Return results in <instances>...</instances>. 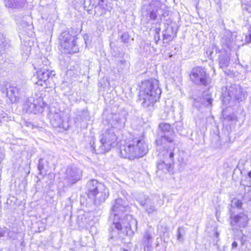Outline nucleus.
<instances>
[{
    "label": "nucleus",
    "mask_w": 251,
    "mask_h": 251,
    "mask_svg": "<svg viewBox=\"0 0 251 251\" xmlns=\"http://www.w3.org/2000/svg\"><path fill=\"white\" fill-rule=\"evenodd\" d=\"M127 202L119 198L115 200L112 208L111 215H113V224L110 232H111V238H113L118 234L132 236L134 231L137 229V222L130 215L125 213L128 209Z\"/></svg>",
    "instance_id": "obj_1"
},
{
    "label": "nucleus",
    "mask_w": 251,
    "mask_h": 251,
    "mask_svg": "<svg viewBox=\"0 0 251 251\" xmlns=\"http://www.w3.org/2000/svg\"><path fill=\"white\" fill-rule=\"evenodd\" d=\"M161 91L159 81L151 78L143 81L140 86L139 101L144 108L152 107L160 98Z\"/></svg>",
    "instance_id": "obj_2"
},
{
    "label": "nucleus",
    "mask_w": 251,
    "mask_h": 251,
    "mask_svg": "<svg viewBox=\"0 0 251 251\" xmlns=\"http://www.w3.org/2000/svg\"><path fill=\"white\" fill-rule=\"evenodd\" d=\"M148 149L144 137H135L129 143L120 146V156L132 160L142 157L148 152Z\"/></svg>",
    "instance_id": "obj_3"
},
{
    "label": "nucleus",
    "mask_w": 251,
    "mask_h": 251,
    "mask_svg": "<svg viewBox=\"0 0 251 251\" xmlns=\"http://www.w3.org/2000/svg\"><path fill=\"white\" fill-rule=\"evenodd\" d=\"M39 64H35V69H37L36 73L32 77L33 82L38 85L43 86H47V81L51 77L54 76L52 71H50L48 68V65L49 64V60L45 57L39 59L37 61Z\"/></svg>",
    "instance_id": "obj_4"
},
{
    "label": "nucleus",
    "mask_w": 251,
    "mask_h": 251,
    "mask_svg": "<svg viewBox=\"0 0 251 251\" xmlns=\"http://www.w3.org/2000/svg\"><path fill=\"white\" fill-rule=\"evenodd\" d=\"M117 140L114 128L102 130L100 136V145L97 147L94 143L92 145L94 151L97 154L104 153L109 150Z\"/></svg>",
    "instance_id": "obj_5"
},
{
    "label": "nucleus",
    "mask_w": 251,
    "mask_h": 251,
    "mask_svg": "<svg viewBox=\"0 0 251 251\" xmlns=\"http://www.w3.org/2000/svg\"><path fill=\"white\" fill-rule=\"evenodd\" d=\"M77 38L73 36L68 32L61 33L60 37L61 50L65 53H74L79 51V48L76 45Z\"/></svg>",
    "instance_id": "obj_6"
},
{
    "label": "nucleus",
    "mask_w": 251,
    "mask_h": 251,
    "mask_svg": "<svg viewBox=\"0 0 251 251\" xmlns=\"http://www.w3.org/2000/svg\"><path fill=\"white\" fill-rule=\"evenodd\" d=\"M159 137L156 140L157 146H165L166 143L174 142L175 132L170 124L161 123L159 125Z\"/></svg>",
    "instance_id": "obj_7"
},
{
    "label": "nucleus",
    "mask_w": 251,
    "mask_h": 251,
    "mask_svg": "<svg viewBox=\"0 0 251 251\" xmlns=\"http://www.w3.org/2000/svg\"><path fill=\"white\" fill-rule=\"evenodd\" d=\"M49 118L51 126L54 128H58L59 131L67 130L68 125L65 123L64 113L59 109L51 108L49 114Z\"/></svg>",
    "instance_id": "obj_8"
},
{
    "label": "nucleus",
    "mask_w": 251,
    "mask_h": 251,
    "mask_svg": "<svg viewBox=\"0 0 251 251\" xmlns=\"http://www.w3.org/2000/svg\"><path fill=\"white\" fill-rule=\"evenodd\" d=\"M82 171L75 167H68L63 176V183L66 186H71L80 180Z\"/></svg>",
    "instance_id": "obj_9"
},
{
    "label": "nucleus",
    "mask_w": 251,
    "mask_h": 251,
    "mask_svg": "<svg viewBox=\"0 0 251 251\" xmlns=\"http://www.w3.org/2000/svg\"><path fill=\"white\" fill-rule=\"evenodd\" d=\"M230 226L234 233L239 231L241 233V237L244 236L241 229L238 228H244L248 225L249 219L247 215L244 213H241L237 215L230 216Z\"/></svg>",
    "instance_id": "obj_10"
},
{
    "label": "nucleus",
    "mask_w": 251,
    "mask_h": 251,
    "mask_svg": "<svg viewBox=\"0 0 251 251\" xmlns=\"http://www.w3.org/2000/svg\"><path fill=\"white\" fill-rule=\"evenodd\" d=\"M236 34L229 30L224 31L220 41V44L223 50L228 52L236 49L237 45L236 43Z\"/></svg>",
    "instance_id": "obj_11"
},
{
    "label": "nucleus",
    "mask_w": 251,
    "mask_h": 251,
    "mask_svg": "<svg viewBox=\"0 0 251 251\" xmlns=\"http://www.w3.org/2000/svg\"><path fill=\"white\" fill-rule=\"evenodd\" d=\"M191 80L197 85H206L208 76L205 68L197 67L192 69L190 75Z\"/></svg>",
    "instance_id": "obj_12"
},
{
    "label": "nucleus",
    "mask_w": 251,
    "mask_h": 251,
    "mask_svg": "<svg viewBox=\"0 0 251 251\" xmlns=\"http://www.w3.org/2000/svg\"><path fill=\"white\" fill-rule=\"evenodd\" d=\"M174 153L171 150L166 151V153L164 156L165 161H160L158 162L157 168L158 170H161L165 173L170 171L172 169L171 162L174 161Z\"/></svg>",
    "instance_id": "obj_13"
},
{
    "label": "nucleus",
    "mask_w": 251,
    "mask_h": 251,
    "mask_svg": "<svg viewBox=\"0 0 251 251\" xmlns=\"http://www.w3.org/2000/svg\"><path fill=\"white\" fill-rule=\"evenodd\" d=\"M227 94L231 99L239 101L244 100L246 97L245 92L240 86L237 84L231 85L227 89Z\"/></svg>",
    "instance_id": "obj_14"
},
{
    "label": "nucleus",
    "mask_w": 251,
    "mask_h": 251,
    "mask_svg": "<svg viewBox=\"0 0 251 251\" xmlns=\"http://www.w3.org/2000/svg\"><path fill=\"white\" fill-rule=\"evenodd\" d=\"M38 100H34L33 98L28 99L24 105V109L26 112L37 114L43 111V107L41 104H38Z\"/></svg>",
    "instance_id": "obj_15"
},
{
    "label": "nucleus",
    "mask_w": 251,
    "mask_h": 251,
    "mask_svg": "<svg viewBox=\"0 0 251 251\" xmlns=\"http://www.w3.org/2000/svg\"><path fill=\"white\" fill-rule=\"evenodd\" d=\"M104 184L98 182L95 179H92L88 181L86 185V193L89 199L94 197L95 194L99 191L101 190L102 186Z\"/></svg>",
    "instance_id": "obj_16"
},
{
    "label": "nucleus",
    "mask_w": 251,
    "mask_h": 251,
    "mask_svg": "<svg viewBox=\"0 0 251 251\" xmlns=\"http://www.w3.org/2000/svg\"><path fill=\"white\" fill-rule=\"evenodd\" d=\"M153 229L150 227L146 229L143 235L141 240L145 251H149L152 248L153 241Z\"/></svg>",
    "instance_id": "obj_17"
},
{
    "label": "nucleus",
    "mask_w": 251,
    "mask_h": 251,
    "mask_svg": "<svg viewBox=\"0 0 251 251\" xmlns=\"http://www.w3.org/2000/svg\"><path fill=\"white\" fill-rule=\"evenodd\" d=\"M138 201L141 205L144 207L145 211L149 215L155 213L157 212L158 207L155 204V201L153 199L147 198L142 200L139 198Z\"/></svg>",
    "instance_id": "obj_18"
},
{
    "label": "nucleus",
    "mask_w": 251,
    "mask_h": 251,
    "mask_svg": "<svg viewBox=\"0 0 251 251\" xmlns=\"http://www.w3.org/2000/svg\"><path fill=\"white\" fill-rule=\"evenodd\" d=\"M90 4L94 7L95 11L98 15L105 14L107 11H110L109 6L104 0H90Z\"/></svg>",
    "instance_id": "obj_19"
},
{
    "label": "nucleus",
    "mask_w": 251,
    "mask_h": 251,
    "mask_svg": "<svg viewBox=\"0 0 251 251\" xmlns=\"http://www.w3.org/2000/svg\"><path fill=\"white\" fill-rule=\"evenodd\" d=\"M101 187V190H99L95 194L94 197L91 199L96 205H99L104 202L109 196L108 190L105 185H103Z\"/></svg>",
    "instance_id": "obj_20"
},
{
    "label": "nucleus",
    "mask_w": 251,
    "mask_h": 251,
    "mask_svg": "<svg viewBox=\"0 0 251 251\" xmlns=\"http://www.w3.org/2000/svg\"><path fill=\"white\" fill-rule=\"evenodd\" d=\"M7 97L12 103L17 102L19 99L20 89L17 86L10 85L4 90Z\"/></svg>",
    "instance_id": "obj_21"
},
{
    "label": "nucleus",
    "mask_w": 251,
    "mask_h": 251,
    "mask_svg": "<svg viewBox=\"0 0 251 251\" xmlns=\"http://www.w3.org/2000/svg\"><path fill=\"white\" fill-rule=\"evenodd\" d=\"M6 6L14 8H24L26 0H4Z\"/></svg>",
    "instance_id": "obj_22"
},
{
    "label": "nucleus",
    "mask_w": 251,
    "mask_h": 251,
    "mask_svg": "<svg viewBox=\"0 0 251 251\" xmlns=\"http://www.w3.org/2000/svg\"><path fill=\"white\" fill-rule=\"evenodd\" d=\"M230 58L228 52L224 51V53L221 54L219 56V66L222 69L226 68L229 63Z\"/></svg>",
    "instance_id": "obj_23"
},
{
    "label": "nucleus",
    "mask_w": 251,
    "mask_h": 251,
    "mask_svg": "<svg viewBox=\"0 0 251 251\" xmlns=\"http://www.w3.org/2000/svg\"><path fill=\"white\" fill-rule=\"evenodd\" d=\"M155 2V1L152 0L149 3V5H144L143 7V9H146L150 19L153 20H155L157 17V10L153 9L151 7V6L154 4Z\"/></svg>",
    "instance_id": "obj_24"
},
{
    "label": "nucleus",
    "mask_w": 251,
    "mask_h": 251,
    "mask_svg": "<svg viewBox=\"0 0 251 251\" xmlns=\"http://www.w3.org/2000/svg\"><path fill=\"white\" fill-rule=\"evenodd\" d=\"M113 118L114 121H116V122L114 123V125L117 126V128H121L124 126L126 121L125 115L123 114H117Z\"/></svg>",
    "instance_id": "obj_25"
},
{
    "label": "nucleus",
    "mask_w": 251,
    "mask_h": 251,
    "mask_svg": "<svg viewBox=\"0 0 251 251\" xmlns=\"http://www.w3.org/2000/svg\"><path fill=\"white\" fill-rule=\"evenodd\" d=\"M173 27L172 26H168L166 33L163 34V41L165 42H168L172 41L173 37Z\"/></svg>",
    "instance_id": "obj_26"
},
{
    "label": "nucleus",
    "mask_w": 251,
    "mask_h": 251,
    "mask_svg": "<svg viewBox=\"0 0 251 251\" xmlns=\"http://www.w3.org/2000/svg\"><path fill=\"white\" fill-rule=\"evenodd\" d=\"M9 47L8 43L2 36L0 37V56L2 55Z\"/></svg>",
    "instance_id": "obj_27"
},
{
    "label": "nucleus",
    "mask_w": 251,
    "mask_h": 251,
    "mask_svg": "<svg viewBox=\"0 0 251 251\" xmlns=\"http://www.w3.org/2000/svg\"><path fill=\"white\" fill-rule=\"evenodd\" d=\"M12 117L9 116L0 107V123L3 124L6 122L11 121Z\"/></svg>",
    "instance_id": "obj_28"
},
{
    "label": "nucleus",
    "mask_w": 251,
    "mask_h": 251,
    "mask_svg": "<svg viewBox=\"0 0 251 251\" xmlns=\"http://www.w3.org/2000/svg\"><path fill=\"white\" fill-rule=\"evenodd\" d=\"M119 35L122 42L124 44H127L129 42L130 40V36L127 32H121V33H119Z\"/></svg>",
    "instance_id": "obj_29"
},
{
    "label": "nucleus",
    "mask_w": 251,
    "mask_h": 251,
    "mask_svg": "<svg viewBox=\"0 0 251 251\" xmlns=\"http://www.w3.org/2000/svg\"><path fill=\"white\" fill-rule=\"evenodd\" d=\"M44 161L43 158H40L38 161V169L40 172V174H42V172L44 169Z\"/></svg>",
    "instance_id": "obj_30"
},
{
    "label": "nucleus",
    "mask_w": 251,
    "mask_h": 251,
    "mask_svg": "<svg viewBox=\"0 0 251 251\" xmlns=\"http://www.w3.org/2000/svg\"><path fill=\"white\" fill-rule=\"evenodd\" d=\"M242 8L244 10L246 11L248 13H251V5L244 2L242 4Z\"/></svg>",
    "instance_id": "obj_31"
},
{
    "label": "nucleus",
    "mask_w": 251,
    "mask_h": 251,
    "mask_svg": "<svg viewBox=\"0 0 251 251\" xmlns=\"http://www.w3.org/2000/svg\"><path fill=\"white\" fill-rule=\"evenodd\" d=\"M184 231V229L183 227H179L177 229V239L179 240L182 241L183 238L182 237L181 235V232Z\"/></svg>",
    "instance_id": "obj_32"
},
{
    "label": "nucleus",
    "mask_w": 251,
    "mask_h": 251,
    "mask_svg": "<svg viewBox=\"0 0 251 251\" xmlns=\"http://www.w3.org/2000/svg\"><path fill=\"white\" fill-rule=\"evenodd\" d=\"M233 202L237 208L241 207L242 205V202L241 201L238 199H234L233 201Z\"/></svg>",
    "instance_id": "obj_33"
},
{
    "label": "nucleus",
    "mask_w": 251,
    "mask_h": 251,
    "mask_svg": "<svg viewBox=\"0 0 251 251\" xmlns=\"http://www.w3.org/2000/svg\"><path fill=\"white\" fill-rule=\"evenodd\" d=\"M7 229L5 227H2L0 226V239L1 237H3L4 236V235L5 234L6 232Z\"/></svg>",
    "instance_id": "obj_34"
},
{
    "label": "nucleus",
    "mask_w": 251,
    "mask_h": 251,
    "mask_svg": "<svg viewBox=\"0 0 251 251\" xmlns=\"http://www.w3.org/2000/svg\"><path fill=\"white\" fill-rule=\"evenodd\" d=\"M246 41L247 43H251V27L249 30V34L246 36Z\"/></svg>",
    "instance_id": "obj_35"
},
{
    "label": "nucleus",
    "mask_w": 251,
    "mask_h": 251,
    "mask_svg": "<svg viewBox=\"0 0 251 251\" xmlns=\"http://www.w3.org/2000/svg\"><path fill=\"white\" fill-rule=\"evenodd\" d=\"M154 39L155 40V43L156 44H158V42L160 40V36L159 34H154Z\"/></svg>",
    "instance_id": "obj_36"
},
{
    "label": "nucleus",
    "mask_w": 251,
    "mask_h": 251,
    "mask_svg": "<svg viewBox=\"0 0 251 251\" xmlns=\"http://www.w3.org/2000/svg\"><path fill=\"white\" fill-rule=\"evenodd\" d=\"M215 50V51L216 53L218 51L219 52H220V50L218 49V47L215 46L213 47L212 51H211V53L213 52L214 50Z\"/></svg>",
    "instance_id": "obj_37"
},
{
    "label": "nucleus",
    "mask_w": 251,
    "mask_h": 251,
    "mask_svg": "<svg viewBox=\"0 0 251 251\" xmlns=\"http://www.w3.org/2000/svg\"><path fill=\"white\" fill-rule=\"evenodd\" d=\"M238 246V244L235 241H234L232 243V249H234V248H236Z\"/></svg>",
    "instance_id": "obj_38"
},
{
    "label": "nucleus",
    "mask_w": 251,
    "mask_h": 251,
    "mask_svg": "<svg viewBox=\"0 0 251 251\" xmlns=\"http://www.w3.org/2000/svg\"><path fill=\"white\" fill-rule=\"evenodd\" d=\"M161 30V29L160 27H156L155 28V34H159V32Z\"/></svg>",
    "instance_id": "obj_39"
},
{
    "label": "nucleus",
    "mask_w": 251,
    "mask_h": 251,
    "mask_svg": "<svg viewBox=\"0 0 251 251\" xmlns=\"http://www.w3.org/2000/svg\"><path fill=\"white\" fill-rule=\"evenodd\" d=\"M4 157V155L3 153L0 152V163H1V162L3 160Z\"/></svg>",
    "instance_id": "obj_40"
},
{
    "label": "nucleus",
    "mask_w": 251,
    "mask_h": 251,
    "mask_svg": "<svg viewBox=\"0 0 251 251\" xmlns=\"http://www.w3.org/2000/svg\"><path fill=\"white\" fill-rule=\"evenodd\" d=\"M214 2L217 5H220L221 0H214Z\"/></svg>",
    "instance_id": "obj_41"
},
{
    "label": "nucleus",
    "mask_w": 251,
    "mask_h": 251,
    "mask_svg": "<svg viewBox=\"0 0 251 251\" xmlns=\"http://www.w3.org/2000/svg\"><path fill=\"white\" fill-rule=\"evenodd\" d=\"M207 101L208 103L209 104H210H210H211V103H212V99H210V98L207 99Z\"/></svg>",
    "instance_id": "obj_42"
},
{
    "label": "nucleus",
    "mask_w": 251,
    "mask_h": 251,
    "mask_svg": "<svg viewBox=\"0 0 251 251\" xmlns=\"http://www.w3.org/2000/svg\"><path fill=\"white\" fill-rule=\"evenodd\" d=\"M248 177L249 178L250 180L251 179V170L248 172Z\"/></svg>",
    "instance_id": "obj_43"
},
{
    "label": "nucleus",
    "mask_w": 251,
    "mask_h": 251,
    "mask_svg": "<svg viewBox=\"0 0 251 251\" xmlns=\"http://www.w3.org/2000/svg\"><path fill=\"white\" fill-rule=\"evenodd\" d=\"M215 235H216L217 238H218L219 235V233L217 231H216V233H215Z\"/></svg>",
    "instance_id": "obj_44"
},
{
    "label": "nucleus",
    "mask_w": 251,
    "mask_h": 251,
    "mask_svg": "<svg viewBox=\"0 0 251 251\" xmlns=\"http://www.w3.org/2000/svg\"><path fill=\"white\" fill-rule=\"evenodd\" d=\"M120 251H129L128 250L125 249H121Z\"/></svg>",
    "instance_id": "obj_45"
},
{
    "label": "nucleus",
    "mask_w": 251,
    "mask_h": 251,
    "mask_svg": "<svg viewBox=\"0 0 251 251\" xmlns=\"http://www.w3.org/2000/svg\"><path fill=\"white\" fill-rule=\"evenodd\" d=\"M83 113H84L85 115L87 114V110H83Z\"/></svg>",
    "instance_id": "obj_46"
},
{
    "label": "nucleus",
    "mask_w": 251,
    "mask_h": 251,
    "mask_svg": "<svg viewBox=\"0 0 251 251\" xmlns=\"http://www.w3.org/2000/svg\"><path fill=\"white\" fill-rule=\"evenodd\" d=\"M28 55V53H26V56Z\"/></svg>",
    "instance_id": "obj_47"
}]
</instances>
